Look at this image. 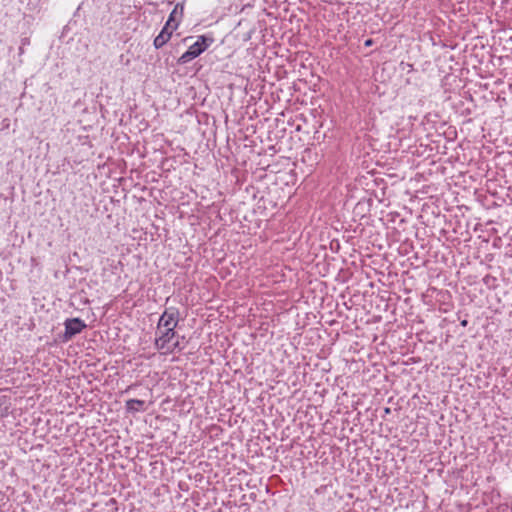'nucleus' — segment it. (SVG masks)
<instances>
[{
	"instance_id": "7ed1b4c3",
	"label": "nucleus",
	"mask_w": 512,
	"mask_h": 512,
	"mask_svg": "<svg viewBox=\"0 0 512 512\" xmlns=\"http://www.w3.org/2000/svg\"><path fill=\"white\" fill-rule=\"evenodd\" d=\"M179 321V311L178 309L171 307L166 309L161 315L157 327L169 328L170 330H175Z\"/></svg>"
},
{
	"instance_id": "6e6552de",
	"label": "nucleus",
	"mask_w": 512,
	"mask_h": 512,
	"mask_svg": "<svg viewBox=\"0 0 512 512\" xmlns=\"http://www.w3.org/2000/svg\"><path fill=\"white\" fill-rule=\"evenodd\" d=\"M373 41L371 39H368L365 41V46H371Z\"/></svg>"
},
{
	"instance_id": "f257e3e1",
	"label": "nucleus",
	"mask_w": 512,
	"mask_h": 512,
	"mask_svg": "<svg viewBox=\"0 0 512 512\" xmlns=\"http://www.w3.org/2000/svg\"><path fill=\"white\" fill-rule=\"evenodd\" d=\"M155 347L163 354L172 353L179 350V341L175 330L169 328L157 327L155 332Z\"/></svg>"
},
{
	"instance_id": "39448f33",
	"label": "nucleus",
	"mask_w": 512,
	"mask_h": 512,
	"mask_svg": "<svg viewBox=\"0 0 512 512\" xmlns=\"http://www.w3.org/2000/svg\"><path fill=\"white\" fill-rule=\"evenodd\" d=\"M86 324L79 318L68 319L65 322V339H71L76 334H79Z\"/></svg>"
},
{
	"instance_id": "20e7f679",
	"label": "nucleus",
	"mask_w": 512,
	"mask_h": 512,
	"mask_svg": "<svg viewBox=\"0 0 512 512\" xmlns=\"http://www.w3.org/2000/svg\"><path fill=\"white\" fill-rule=\"evenodd\" d=\"M177 29V23H166L161 32L154 39V47L162 48L171 38L173 32Z\"/></svg>"
},
{
	"instance_id": "423d86ee",
	"label": "nucleus",
	"mask_w": 512,
	"mask_h": 512,
	"mask_svg": "<svg viewBox=\"0 0 512 512\" xmlns=\"http://www.w3.org/2000/svg\"><path fill=\"white\" fill-rule=\"evenodd\" d=\"M182 14H183V6H180L179 4H177L174 7V9L172 10V12L170 13L169 18L166 23H170V24L177 23V25H178L179 18H181Z\"/></svg>"
},
{
	"instance_id": "1a4fd4ad",
	"label": "nucleus",
	"mask_w": 512,
	"mask_h": 512,
	"mask_svg": "<svg viewBox=\"0 0 512 512\" xmlns=\"http://www.w3.org/2000/svg\"><path fill=\"white\" fill-rule=\"evenodd\" d=\"M461 325L466 326V325H467V321H466V320H463V321L461 322Z\"/></svg>"
},
{
	"instance_id": "0eeeda50",
	"label": "nucleus",
	"mask_w": 512,
	"mask_h": 512,
	"mask_svg": "<svg viewBox=\"0 0 512 512\" xmlns=\"http://www.w3.org/2000/svg\"><path fill=\"white\" fill-rule=\"evenodd\" d=\"M144 401L138 399H129L126 401V408L130 412H136L143 409Z\"/></svg>"
},
{
	"instance_id": "f03ea898",
	"label": "nucleus",
	"mask_w": 512,
	"mask_h": 512,
	"mask_svg": "<svg viewBox=\"0 0 512 512\" xmlns=\"http://www.w3.org/2000/svg\"><path fill=\"white\" fill-rule=\"evenodd\" d=\"M207 41L208 39L205 36H199L197 41L192 44L185 53L181 55V57L178 59V63L186 64L194 58L198 57L208 48L209 43H207Z\"/></svg>"
}]
</instances>
